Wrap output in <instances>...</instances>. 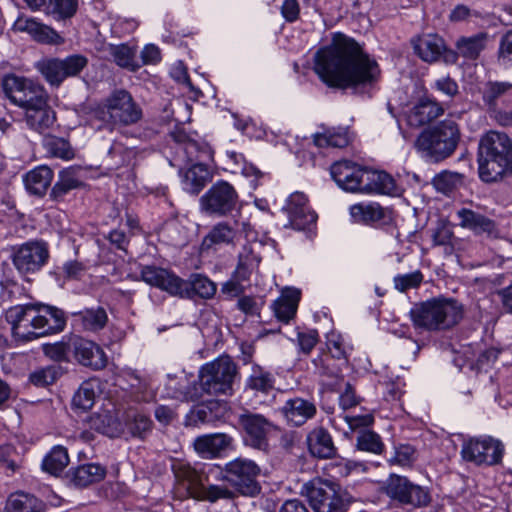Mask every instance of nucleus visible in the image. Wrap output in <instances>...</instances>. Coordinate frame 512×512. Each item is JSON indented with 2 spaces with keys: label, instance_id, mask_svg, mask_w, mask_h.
<instances>
[{
  "label": "nucleus",
  "instance_id": "obj_33",
  "mask_svg": "<svg viewBox=\"0 0 512 512\" xmlns=\"http://www.w3.org/2000/svg\"><path fill=\"white\" fill-rule=\"evenodd\" d=\"M301 293L295 288H286L281 296L274 301L272 308L276 318L288 323L296 314Z\"/></svg>",
  "mask_w": 512,
  "mask_h": 512
},
{
  "label": "nucleus",
  "instance_id": "obj_4",
  "mask_svg": "<svg viewBox=\"0 0 512 512\" xmlns=\"http://www.w3.org/2000/svg\"><path fill=\"white\" fill-rule=\"evenodd\" d=\"M479 177L486 183L496 182L512 172V139L507 134L490 131L479 142Z\"/></svg>",
  "mask_w": 512,
  "mask_h": 512
},
{
  "label": "nucleus",
  "instance_id": "obj_47",
  "mask_svg": "<svg viewBox=\"0 0 512 512\" xmlns=\"http://www.w3.org/2000/svg\"><path fill=\"white\" fill-rule=\"evenodd\" d=\"M246 386L254 391L267 394L274 387V378L270 372L260 366H254Z\"/></svg>",
  "mask_w": 512,
  "mask_h": 512
},
{
  "label": "nucleus",
  "instance_id": "obj_6",
  "mask_svg": "<svg viewBox=\"0 0 512 512\" xmlns=\"http://www.w3.org/2000/svg\"><path fill=\"white\" fill-rule=\"evenodd\" d=\"M463 317V307L454 299L434 298L415 305L410 318L415 328L427 331L447 330Z\"/></svg>",
  "mask_w": 512,
  "mask_h": 512
},
{
  "label": "nucleus",
  "instance_id": "obj_43",
  "mask_svg": "<svg viewBox=\"0 0 512 512\" xmlns=\"http://www.w3.org/2000/svg\"><path fill=\"white\" fill-rule=\"evenodd\" d=\"M464 178L461 173L445 170L434 176L432 184L438 192L449 195L463 185Z\"/></svg>",
  "mask_w": 512,
  "mask_h": 512
},
{
  "label": "nucleus",
  "instance_id": "obj_14",
  "mask_svg": "<svg viewBox=\"0 0 512 512\" xmlns=\"http://www.w3.org/2000/svg\"><path fill=\"white\" fill-rule=\"evenodd\" d=\"M315 512H344L346 504L331 482L319 477L306 482L301 489Z\"/></svg>",
  "mask_w": 512,
  "mask_h": 512
},
{
  "label": "nucleus",
  "instance_id": "obj_13",
  "mask_svg": "<svg viewBox=\"0 0 512 512\" xmlns=\"http://www.w3.org/2000/svg\"><path fill=\"white\" fill-rule=\"evenodd\" d=\"M238 424L245 446L261 452L269 451V437L276 430L271 420L262 414L245 410L238 416Z\"/></svg>",
  "mask_w": 512,
  "mask_h": 512
},
{
  "label": "nucleus",
  "instance_id": "obj_3",
  "mask_svg": "<svg viewBox=\"0 0 512 512\" xmlns=\"http://www.w3.org/2000/svg\"><path fill=\"white\" fill-rule=\"evenodd\" d=\"M141 279L152 286L168 292L170 295L193 299H211L217 291L216 284L202 274H192L184 280L176 274L155 266H145L141 270Z\"/></svg>",
  "mask_w": 512,
  "mask_h": 512
},
{
  "label": "nucleus",
  "instance_id": "obj_41",
  "mask_svg": "<svg viewBox=\"0 0 512 512\" xmlns=\"http://www.w3.org/2000/svg\"><path fill=\"white\" fill-rule=\"evenodd\" d=\"M89 424L92 429L111 438L119 436L122 432L121 423L108 411L92 415Z\"/></svg>",
  "mask_w": 512,
  "mask_h": 512
},
{
  "label": "nucleus",
  "instance_id": "obj_53",
  "mask_svg": "<svg viewBox=\"0 0 512 512\" xmlns=\"http://www.w3.org/2000/svg\"><path fill=\"white\" fill-rule=\"evenodd\" d=\"M78 8L77 0H48L46 1L47 13L56 15L58 18L72 17Z\"/></svg>",
  "mask_w": 512,
  "mask_h": 512
},
{
  "label": "nucleus",
  "instance_id": "obj_63",
  "mask_svg": "<svg viewBox=\"0 0 512 512\" xmlns=\"http://www.w3.org/2000/svg\"><path fill=\"white\" fill-rule=\"evenodd\" d=\"M183 150L190 161L199 160L203 156L210 155V149L208 145L205 143H199L194 139L188 141Z\"/></svg>",
  "mask_w": 512,
  "mask_h": 512
},
{
  "label": "nucleus",
  "instance_id": "obj_39",
  "mask_svg": "<svg viewBox=\"0 0 512 512\" xmlns=\"http://www.w3.org/2000/svg\"><path fill=\"white\" fill-rule=\"evenodd\" d=\"M107 50L119 67L132 72L137 71L141 67V64L136 59V47L129 46L128 44H110Z\"/></svg>",
  "mask_w": 512,
  "mask_h": 512
},
{
  "label": "nucleus",
  "instance_id": "obj_61",
  "mask_svg": "<svg viewBox=\"0 0 512 512\" xmlns=\"http://www.w3.org/2000/svg\"><path fill=\"white\" fill-rule=\"evenodd\" d=\"M263 303L261 299L253 296L242 295L237 301V308L246 315H259Z\"/></svg>",
  "mask_w": 512,
  "mask_h": 512
},
{
  "label": "nucleus",
  "instance_id": "obj_16",
  "mask_svg": "<svg viewBox=\"0 0 512 512\" xmlns=\"http://www.w3.org/2000/svg\"><path fill=\"white\" fill-rule=\"evenodd\" d=\"M48 259L49 249L43 241H28L13 248L12 262L22 275L39 271Z\"/></svg>",
  "mask_w": 512,
  "mask_h": 512
},
{
  "label": "nucleus",
  "instance_id": "obj_45",
  "mask_svg": "<svg viewBox=\"0 0 512 512\" xmlns=\"http://www.w3.org/2000/svg\"><path fill=\"white\" fill-rule=\"evenodd\" d=\"M510 87L511 84L505 82H488L485 85L483 101L488 106L492 117L496 113V108L500 106L499 103L502 101V97Z\"/></svg>",
  "mask_w": 512,
  "mask_h": 512
},
{
  "label": "nucleus",
  "instance_id": "obj_15",
  "mask_svg": "<svg viewBox=\"0 0 512 512\" xmlns=\"http://www.w3.org/2000/svg\"><path fill=\"white\" fill-rule=\"evenodd\" d=\"M238 202V193L227 181L214 183L200 198V210L209 215L223 217L230 214Z\"/></svg>",
  "mask_w": 512,
  "mask_h": 512
},
{
  "label": "nucleus",
  "instance_id": "obj_23",
  "mask_svg": "<svg viewBox=\"0 0 512 512\" xmlns=\"http://www.w3.org/2000/svg\"><path fill=\"white\" fill-rule=\"evenodd\" d=\"M234 439L225 433H214L199 436L194 441L195 450L205 458L219 457L232 448Z\"/></svg>",
  "mask_w": 512,
  "mask_h": 512
},
{
  "label": "nucleus",
  "instance_id": "obj_19",
  "mask_svg": "<svg viewBox=\"0 0 512 512\" xmlns=\"http://www.w3.org/2000/svg\"><path fill=\"white\" fill-rule=\"evenodd\" d=\"M37 338L63 331L66 325L64 312L51 305L34 303Z\"/></svg>",
  "mask_w": 512,
  "mask_h": 512
},
{
  "label": "nucleus",
  "instance_id": "obj_17",
  "mask_svg": "<svg viewBox=\"0 0 512 512\" xmlns=\"http://www.w3.org/2000/svg\"><path fill=\"white\" fill-rule=\"evenodd\" d=\"M459 226L472 231L476 236L487 239H498L500 229L495 220L486 215L468 208H461L457 211Z\"/></svg>",
  "mask_w": 512,
  "mask_h": 512
},
{
  "label": "nucleus",
  "instance_id": "obj_29",
  "mask_svg": "<svg viewBox=\"0 0 512 512\" xmlns=\"http://www.w3.org/2000/svg\"><path fill=\"white\" fill-rule=\"evenodd\" d=\"M307 444L311 455L319 459H330L337 453L330 433L323 427H317L308 434Z\"/></svg>",
  "mask_w": 512,
  "mask_h": 512
},
{
  "label": "nucleus",
  "instance_id": "obj_54",
  "mask_svg": "<svg viewBox=\"0 0 512 512\" xmlns=\"http://www.w3.org/2000/svg\"><path fill=\"white\" fill-rule=\"evenodd\" d=\"M25 314L21 322V329H23L24 332L23 334H16L15 339L28 342L37 339L34 303H28Z\"/></svg>",
  "mask_w": 512,
  "mask_h": 512
},
{
  "label": "nucleus",
  "instance_id": "obj_26",
  "mask_svg": "<svg viewBox=\"0 0 512 512\" xmlns=\"http://www.w3.org/2000/svg\"><path fill=\"white\" fill-rule=\"evenodd\" d=\"M24 120L30 129L44 134L54 126L56 113L49 105V101H45L24 112Z\"/></svg>",
  "mask_w": 512,
  "mask_h": 512
},
{
  "label": "nucleus",
  "instance_id": "obj_27",
  "mask_svg": "<svg viewBox=\"0 0 512 512\" xmlns=\"http://www.w3.org/2000/svg\"><path fill=\"white\" fill-rule=\"evenodd\" d=\"M183 189L191 194L198 195L203 188L212 180V173L202 163H195L188 169L180 171Z\"/></svg>",
  "mask_w": 512,
  "mask_h": 512
},
{
  "label": "nucleus",
  "instance_id": "obj_8",
  "mask_svg": "<svg viewBox=\"0 0 512 512\" xmlns=\"http://www.w3.org/2000/svg\"><path fill=\"white\" fill-rule=\"evenodd\" d=\"M2 88L9 101L24 112L49 101L44 86L25 77L8 75L3 79Z\"/></svg>",
  "mask_w": 512,
  "mask_h": 512
},
{
  "label": "nucleus",
  "instance_id": "obj_46",
  "mask_svg": "<svg viewBox=\"0 0 512 512\" xmlns=\"http://www.w3.org/2000/svg\"><path fill=\"white\" fill-rule=\"evenodd\" d=\"M68 464L69 456L67 449L62 446H56L44 458L42 467L50 474L57 475L61 473Z\"/></svg>",
  "mask_w": 512,
  "mask_h": 512
},
{
  "label": "nucleus",
  "instance_id": "obj_35",
  "mask_svg": "<svg viewBox=\"0 0 512 512\" xmlns=\"http://www.w3.org/2000/svg\"><path fill=\"white\" fill-rule=\"evenodd\" d=\"M237 235L238 229L236 223L232 225L226 221L219 222L214 225L204 237L202 247L204 249H210L214 245L234 244Z\"/></svg>",
  "mask_w": 512,
  "mask_h": 512
},
{
  "label": "nucleus",
  "instance_id": "obj_5",
  "mask_svg": "<svg viewBox=\"0 0 512 512\" xmlns=\"http://www.w3.org/2000/svg\"><path fill=\"white\" fill-rule=\"evenodd\" d=\"M460 140L459 125L446 119L423 129L415 140V148L425 160L439 163L455 152Z\"/></svg>",
  "mask_w": 512,
  "mask_h": 512
},
{
  "label": "nucleus",
  "instance_id": "obj_12",
  "mask_svg": "<svg viewBox=\"0 0 512 512\" xmlns=\"http://www.w3.org/2000/svg\"><path fill=\"white\" fill-rule=\"evenodd\" d=\"M503 443L491 436L471 437L462 444L461 458L476 466H494L502 462Z\"/></svg>",
  "mask_w": 512,
  "mask_h": 512
},
{
  "label": "nucleus",
  "instance_id": "obj_20",
  "mask_svg": "<svg viewBox=\"0 0 512 512\" xmlns=\"http://www.w3.org/2000/svg\"><path fill=\"white\" fill-rule=\"evenodd\" d=\"M365 168L348 160L339 161L331 166L330 173L339 187L346 191H361Z\"/></svg>",
  "mask_w": 512,
  "mask_h": 512
},
{
  "label": "nucleus",
  "instance_id": "obj_30",
  "mask_svg": "<svg viewBox=\"0 0 512 512\" xmlns=\"http://www.w3.org/2000/svg\"><path fill=\"white\" fill-rule=\"evenodd\" d=\"M360 192L392 195L396 192L394 179L384 171L365 168Z\"/></svg>",
  "mask_w": 512,
  "mask_h": 512
},
{
  "label": "nucleus",
  "instance_id": "obj_22",
  "mask_svg": "<svg viewBox=\"0 0 512 512\" xmlns=\"http://www.w3.org/2000/svg\"><path fill=\"white\" fill-rule=\"evenodd\" d=\"M107 474L105 466L85 463L71 467L65 475L66 481L75 488H85L102 481Z\"/></svg>",
  "mask_w": 512,
  "mask_h": 512
},
{
  "label": "nucleus",
  "instance_id": "obj_25",
  "mask_svg": "<svg viewBox=\"0 0 512 512\" xmlns=\"http://www.w3.org/2000/svg\"><path fill=\"white\" fill-rule=\"evenodd\" d=\"M316 406L313 402L295 397L287 400L281 408L285 419L294 426H301L316 414Z\"/></svg>",
  "mask_w": 512,
  "mask_h": 512
},
{
  "label": "nucleus",
  "instance_id": "obj_2",
  "mask_svg": "<svg viewBox=\"0 0 512 512\" xmlns=\"http://www.w3.org/2000/svg\"><path fill=\"white\" fill-rule=\"evenodd\" d=\"M237 366L229 356L220 357L205 364L199 371L198 381L186 378L170 382L171 397L184 402H197L205 394L228 395L232 393Z\"/></svg>",
  "mask_w": 512,
  "mask_h": 512
},
{
  "label": "nucleus",
  "instance_id": "obj_40",
  "mask_svg": "<svg viewBox=\"0 0 512 512\" xmlns=\"http://www.w3.org/2000/svg\"><path fill=\"white\" fill-rule=\"evenodd\" d=\"M42 509V501L23 492L10 495L5 505L6 512H40Z\"/></svg>",
  "mask_w": 512,
  "mask_h": 512
},
{
  "label": "nucleus",
  "instance_id": "obj_64",
  "mask_svg": "<svg viewBox=\"0 0 512 512\" xmlns=\"http://www.w3.org/2000/svg\"><path fill=\"white\" fill-rule=\"evenodd\" d=\"M453 232L449 225L439 222L432 232V239L435 245H448L451 243Z\"/></svg>",
  "mask_w": 512,
  "mask_h": 512
},
{
  "label": "nucleus",
  "instance_id": "obj_42",
  "mask_svg": "<svg viewBox=\"0 0 512 512\" xmlns=\"http://www.w3.org/2000/svg\"><path fill=\"white\" fill-rule=\"evenodd\" d=\"M98 388L99 381L97 379L84 381L73 396V405L83 411L91 409L94 405L96 389Z\"/></svg>",
  "mask_w": 512,
  "mask_h": 512
},
{
  "label": "nucleus",
  "instance_id": "obj_52",
  "mask_svg": "<svg viewBox=\"0 0 512 512\" xmlns=\"http://www.w3.org/2000/svg\"><path fill=\"white\" fill-rule=\"evenodd\" d=\"M234 497L235 493L226 486L203 485L202 489L198 491L196 500L214 503L220 499L232 500Z\"/></svg>",
  "mask_w": 512,
  "mask_h": 512
},
{
  "label": "nucleus",
  "instance_id": "obj_48",
  "mask_svg": "<svg viewBox=\"0 0 512 512\" xmlns=\"http://www.w3.org/2000/svg\"><path fill=\"white\" fill-rule=\"evenodd\" d=\"M62 374L60 366L51 365L33 371L30 376V382L36 387H47L52 385Z\"/></svg>",
  "mask_w": 512,
  "mask_h": 512
},
{
  "label": "nucleus",
  "instance_id": "obj_34",
  "mask_svg": "<svg viewBox=\"0 0 512 512\" xmlns=\"http://www.w3.org/2000/svg\"><path fill=\"white\" fill-rule=\"evenodd\" d=\"M16 26L19 30L27 31L31 34L35 40L44 44L58 45L64 42L62 36H60L54 29L47 25L36 22L32 19L17 20Z\"/></svg>",
  "mask_w": 512,
  "mask_h": 512
},
{
  "label": "nucleus",
  "instance_id": "obj_60",
  "mask_svg": "<svg viewBox=\"0 0 512 512\" xmlns=\"http://www.w3.org/2000/svg\"><path fill=\"white\" fill-rule=\"evenodd\" d=\"M422 281L423 275L420 271L398 275L394 278L395 287L401 292L418 287Z\"/></svg>",
  "mask_w": 512,
  "mask_h": 512
},
{
  "label": "nucleus",
  "instance_id": "obj_58",
  "mask_svg": "<svg viewBox=\"0 0 512 512\" xmlns=\"http://www.w3.org/2000/svg\"><path fill=\"white\" fill-rule=\"evenodd\" d=\"M289 218L290 226L297 230H304L311 224H314L317 220V215L307 205L304 208L296 211Z\"/></svg>",
  "mask_w": 512,
  "mask_h": 512
},
{
  "label": "nucleus",
  "instance_id": "obj_31",
  "mask_svg": "<svg viewBox=\"0 0 512 512\" xmlns=\"http://www.w3.org/2000/svg\"><path fill=\"white\" fill-rule=\"evenodd\" d=\"M415 53L426 62H434L445 51L444 40L436 34H425L412 41Z\"/></svg>",
  "mask_w": 512,
  "mask_h": 512
},
{
  "label": "nucleus",
  "instance_id": "obj_59",
  "mask_svg": "<svg viewBox=\"0 0 512 512\" xmlns=\"http://www.w3.org/2000/svg\"><path fill=\"white\" fill-rule=\"evenodd\" d=\"M348 137L343 133L325 132L314 136V143L318 147L342 148L348 145Z\"/></svg>",
  "mask_w": 512,
  "mask_h": 512
},
{
  "label": "nucleus",
  "instance_id": "obj_38",
  "mask_svg": "<svg viewBox=\"0 0 512 512\" xmlns=\"http://www.w3.org/2000/svg\"><path fill=\"white\" fill-rule=\"evenodd\" d=\"M125 429L134 438L144 440L148 434L151 433L153 428V421L151 418L141 411L129 410L125 418Z\"/></svg>",
  "mask_w": 512,
  "mask_h": 512
},
{
  "label": "nucleus",
  "instance_id": "obj_32",
  "mask_svg": "<svg viewBox=\"0 0 512 512\" xmlns=\"http://www.w3.org/2000/svg\"><path fill=\"white\" fill-rule=\"evenodd\" d=\"M490 35L487 32H478L471 36H460L455 42V49L460 57L476 60L486 49Z\"/></svg>",
  "mask_w": 512,
  "mask_h": 512
},
{
  "label": "nucleus",
  "instance_id": "obj_24",
  "mask_svg": "<svg viewBox=\"0 0 512 512\" xmlns=\"http://www.w3.org/2000/svg\"><path fill=\"white\" fill-rule=\"evenodd\" d=\"M351 217L355 222L363 224H388L392 221V213L378 203L355 204L350 208Z\"/></svg>",
  "mask_w": 512,
  "mask_h": 512
},
{
  "label": "nucleus",
  "instance_id": "obj_36",
  "mask_svg": "<svg viewBox=\"0 0 512 512\" xmlns=\"http://www.w3.org/2000/svg\"><path fill=\"white\" fill-rule=\"evenodd\" d=\"M53 179V171L48 166H38L24 176L25 187L30 194L43 196Z\"/></svg>",
  "mask_w": 512,
  "mask_h": 512
},
{
  "label": "nucleus",
  "instance_id": "obj_10",
  "mask_svg": "<svg viewBox=\"0 0 512 512\" xmlns=\"http://www.w3.org/2000/svg\"><path fill=\"white\" fill-rule=\"evenodd\" d=\"M87 65L86 56L73 54L65 58H43L35 63V68L51 87L58 88L67 78L78 76Z\"/></svg>",
  "mask_w": 512,
  "mask_h": 512
},
{
  "label": "nucleus",
  "instance_id": "obj_56",
  "mask_svg": "<svg viewBox=\"0 0 512 512\" xmlns=\"http://www.w3.org/2000/svg\"><path fill=\"white\" fill-rule=\"evenodd\" d=\"M357 447L363 451L380 454L384 445L378 434L373 431H364L357 438Z\"/></svg>",
  "mask_w": 512,
  "mask_h": 512
},
{
  "label": "nucleus",
  "instance_id": "obj_28",
  "mask_svg": "<svg viewBox=\"0 0 512 512\" xmlns=\"http://www.w3.org/2000/svg\"><path fill=\"white\" fill-rule=\"evenodd\" d=\"M173 472L176 480L185 487L188 495L196 499L207 480V477L187 463H177L173 465Z\"/></svg>",
  "mask_w": 512,
  "mask_h": 512
},
{
  "label": "nucleus",
  "instance_id": "obj_57",
  "mask_svg": "<svg viewBox=\"0 0 512 512\" xmlns=\"http://www.w3.org/2000/svg\"><path fill=\"white\" fill-rule=\"evenodd\" d=\"M28 304L24 305H15L10 308H8L5 311L4 317L5 320L10 324L11 326V333L13 337H16V334H23V329H21V322L26 315V307Z\"/></svg>",
  "mask_w": 512,
  "mask_h": 512
},
{
  "label": "nucleus",
  "instance_id": "obj_62",
  "mask_svg": "<svg viewBox=\"0 0 512 512\" xmlns=\"http://www.w3.org/2000/svg\"><path fill=\"white\" fill-rule=\"evenodd\" d=\"M213 419L212 412L206 406H196L186 415L187 425H198L200 423H208Z\"/></svg>",
  "mask_w": 512,
  "mask_h": 512
},
{
  "label": "nucleus",
  "instance_id": "obj_50",
  "mask_svg": "<svg viewBox=\"0 0 512 512\" xmlns=\"http://www.w3.org/2000/svg\"><path fill=\"white\" fill-rule=\"evenodd\" d=\"M44 354L58 362H69L72 355V337L53 344L43 345Z\"/></svg>",
  "mask_w": 512,
  "mask_h": 512
},
{
  "label": "nucleus",
  "instance_id": "obj_21",
  "mask_svg": "<svg viewBox=\"0 0 512 512\" xmlns=\"http://www.w3.org/2000/svg\"><path fill=\"white\" fill-rule=\"evenodd\" d=\"M444 112L442 104L429 97H423L407 113V123L411 127L419 128L433 122Z\"/></svg>",
  "mask_w": 512,
  "mask_h": 512
},
{
  "label": "nucleus",
  "instance_id": "obj_11",
  "mask_svg": "<svg viewBox=\"0 0 512 512\" xmlns=\"http://www.w3.org/2000/svg\"><path fill=\"white\" fill-rule=\"evenodd\" d=\"M382 492L394 503L401 506L421 508L427 506L431 497L427 489L414 484L407 477L391 474L383 483Z\"/></svg>",
  "mask_w": 512,
  "mask_h": 512
},
{
  "label": "nucleus",
  "instance_id": "obj_1",
  "mask_svg": "<svg viewBox=\"0 0 512 512\" xmlns=\"http://www.w3.org/2000/svg\"><path fill=\"white\" fill-rule=\"evenodd\" d=\"M314 70L329 87L340 89L372 86L380 77L378 63L354 39L341 33L317 51Z\"/></svg>",
  "mask_w": 512,
  "mask_h": 512
},
{
  "label": "nucleus",
  "instance_id": "obj_9",
  "mask_svg": "<svg viewBox=\"0 0 512 512\" xmlns=\"http://www.w3.org/2000/svg\"><path fill=\"white\" fill-rule=\"evenodd\" d=\"M260 472L256 462L238 457L225 465L222 479L242 495L255 496L261 491L258 481Z\"/></svg>",
  "mask_w": 512,
  "mask_h": 512
},
{
  "label": "nucleus",
  "instance_id": "obj_18",
  "mask_svg": "<svg viewBox=\"0 0 512 512\" xmlns=\"http://www.w3.org/2000/svg\"><path fill=\"white\" fill-rule=\"evenodd\" d=\"M72 356L80 365L92 370H101L107 365L103 349L95 342L79 336L72 337Z\"/></svg>",
  "mask_w": 512,
  "mask_h": 512
},
{
  "label": "nucleus",
  "instance_id": "obj_7",
  "mask_svg": "<svg viewBox=\"0 0 512 512\" xmlns=\"http://www.w3.org/2000/svg\"><path fill=\"white\" fill-rule=\"evenodd\" d=\"M142 115L141 107L125 89L112 91L93 112V116L110 130L136 124Z\"/></svg>",
  "mask_w": 512,
  "mask_h": 512
},
{
  "label": "nucleus",
  "instance_id": "obj_51",
  "mask_svg": "<svg viewBox=\"0 0 512 512\" xmlns=\"http://www.w3.org/2000/svg\"><path fill=\"white\" fill-rule=\"evenodd\" d=\"M47 152L57 158L70 160L74 157L70 143L64 138L47 137L44 142Z\"/></svg>",
  "mask_w": 512,
  "mask_h": 512
},
{
  "label": "nucleus",
  "instance_id": "obj_49",
  "mask_svg": "<svg viewBox=\"0 0 512 512\" xmlns=\"http://www.w3.org/2000/svg\"><path fill=\"white\" fill-rule=\"evenodd\" d=\"M83 327L86 330L97 331L102 329L107 322L106 311L102 307L96 309H86L85 311L79 312Z\"/></svg>",
  "mask_w": 512,
  "mask_h": 512
},
{
  "label": "nucleus",
  "instance_id": "obj_55",
  "mask_svg": "<svg viewBox=\"0 0 512 512\" xmlns=\"http://www.w3.org/2000/svg\"><path fill=\"white\" fill-rule=\"evenodd\" d=\"M499 104L493 118L502 126H512V85Z\"/></svg>",
  "mask_w": 512,
  "mask_h": 512
},
{
  "label": "nucleus",
  "instance_id": "obj_37",
  "mask_svg": "<svg viewBox=\"0 0 512 512\" xmlns=\"http://www.w3.org/2000/svg\"><path fill=\"white\" fill-rule=\"evenodd\" d=\"M81 186L82 182L79 179L77 170L73 168L61 170L58 175V180L51 189L50 198L56 202L63 201L70 191Z\"/></svg>",
  "mask_w": 512,
  "mask_h": 512
},
{
  "label": "nucleus",
  "instance_id": "obj_44",
  "mask_svg": "<svg viewBox=\"0 0 512 512\" xmlns=\"http://www.w3.org/2000/svg\"><path fill=\"white\" fill-rule=\"evenodd\" d=\"M260 260V257L255 254L252 245L243 246V250L238 257V265L235 271L236 278L247 280L252 270L260 263Z\"/></svg>",
  "mask_w": 512,
  "mask_h": 512
}]
</instances>
